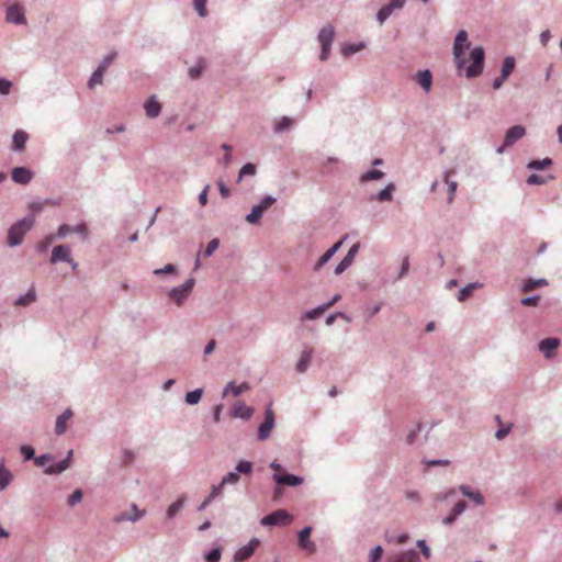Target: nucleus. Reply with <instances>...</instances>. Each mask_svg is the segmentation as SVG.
<instances>
[{"mask_svg":"<svg viewBox=\"0 0 562 562\" xmlns=\"http://www.w3.org/2000/svg\"><path fill=\"white\" fill-rule=\"evenodd\" d=\"M394 191V184L393 183H390L389 186H386V188H384L383 190H381L378 194V199L380 201H390L392 200V192Z\"/></svg>","mask_w":562,"mask_h":562,"instance_id":"79ce46f5","label":"nucleus"},{"mask_svg":"<svg viewBox=\"0 0 562 562\" xmlns=\"http://www.w3.org/2000/svg\"><path fill=\"white\" fill-rule=\"evenodd\" d=\"M21 453L24 456L25 460H31L34 458L35 451L31 446H22Z\"/></svg>","mask_w":562,"mask_h":562,"instance_id":"bf43d9fd","label":"nucleus"},{"mask_svg":"<svg viewBox=\"0 0 562 562\" xmlns=\"http://www.w3.org/2000/svg\"><path fill=\"white\" fill-rule=\"evenodd\" d=\"M115 58V54H110L109 56H106L102 63L99 65V69L102 70L103 72H105V70L108 69V67L112 64L113 59Z\"/></svg>","mask_w":562,"mask_h":562,"instance_id":"052dcab7","label":"nucleus"},{"mask_svg":"<svg viewBox=\"0 0 562 562\" xmlns=\"http://www.w3.org/2000/svg\"><path fill=\"white\" fill-rule=\"evenodd\" d=\"M184 501H186V497L182 496L180 497L178 501H176L175 503H172L168 509H167V516L169 518L173 517L177 513H179L182 507H183V504H184Z\"/></svg>","mask_w":562,"mask_h":562,"instance_id":"72a5a7b5","label":"nucleus"},{"mask_svg":"<svg viewBox=\"0 0 562 562\" xmlns=\"http://www.w3.org/2000/svg\"><path fill=\"white\" fill-rule=\"evenodd\" d=\"M465 506H467L465 502L460 501L454 505L451 513L458 517L459 515H461L464 512Z\"/></svg>","mask_w":562,"mask_h":562,"instance_id":"69168bd1","label":"nucleus"},{"mask_svg":"<svg viewBox=\"0 0 562 562\" xmlns=\"http://www.w3.org/2000/svg\"><path fill=\"white\" fill-rule=\"evenodd\" d=\"M445 180L446 182L448 183L449 186V196H448V202L451 203L452 200H453V196H454V193H456V190H457V182L454 181H450L449 180V173L447 172L446 176H445Z\"/></svg>","mask_w":562,"mask_h":562,"instance_id":"603ef678","label":"nucleus"},{"mask_svg":"<svg viewBox=\"0 0 562 562\" xmlns=\"http://www.w3.org/2000/svg\"><path fill=\"white\" fill-rule=\"evenodd\" d=\"M252 414H254V408L245 405L241 402L236 403L232 411L233 417H239L243 419H249L252 416Z\"/></svg>","mask_w":562,"mask_h":562,"instance_id":"a211bd4d","label":"nucleus"},{"mask_svg":"<svg viewBox=\"0 0 562 562\" xmlns=\"http://www.w3.org/2000/svg\"><path fill=\"white\" fill-rule=\"evenodd\" d=\"M359 250V244H355L345 256V258L338 263L335 269L336 274L342 273L353 262L355 256Z\"/></svg>","mask_w":562,"mask_h":562,"instance_id":"2eb2a0df","label":"nucleus"},{"mask_svg":"<svg viewBox=\"0 0 562 562\" xmlns=\"http://www.w3.org/2000/svg\"><path fill=\"white\" fill-rule=\"evenodd\" d=\"M218 245H220L218 239H216V238L212 239L206 246L204 256L210 257L211 255H213V252L218 248Z\"/></svg>","mask_w":562,"mask_h":562,"instance_id":"5fc2aeb1","label":"nucleus"},{"mask_svg":"<svg viewBox=\"0 0 562 562\" xmlns=\"http://www.w3.org/2000/svg\"><path fill=\"white\" fill-rule=\"evenodd\" d=\"M461 493L471 498L476 505H483L484 504V497L480 492H473L470 486L468 485H461L460 486Z\"/></svg>","mask_w":562,"mask_h":562,"instance_id":"a878e982","label":"nucleus"},{"mask_svg":"<svg viewBox=\"0 0 562 562\" xmlns=\"http://www.w3.org/2000/svg\"><path fill=\"white\" fill-rule=\"evenodd\" d=\"M70 233H72V227L68 224H63L58 227L57 237L63 238Z\"/></svg>","mask_w":562,"mask_h":562,"instance_id":"e2e57ef3","label":"nucleus"},{"mask_svg":"<svg viewBox=\"0 0 562 562\" xmlns=\"http://www.w3.org/2000/svg\"><path fill=\"white\" fill-rule=\"evenodd\" d=\"M342 241H338L335 245H333L317 261L315 265V270L321 269L326 262L330 260V258L339 250L341 247Z\"/></svg>","mask_w":562,"mask_h":562,"instance_id":"412c9836","label":"nucleus"},{"mask_svg":"<svg viewBox=\"0 0 562 562\" xmlns=\"http://www.w3.org/2000/svg\"><path fill=\"white\" fill-rule=\"evenodd\" d=\"M202 397V390L196 389L186 394V402L190 405L198 404Z\"/></svg>","mask_w":562,"mask_h":562,"instance_id":"e433bc0d","label":"nucleus"},{"mask_svg":"<svg viewBox=\"0 0 562 562\" xmlns=\"http://www.w3.org/2000/svg\"><path fill=\"white\" fill-rule=\"evenodd\" d=\"M382 548L380 546L375 547L372 551H371V554H370V560L369 562H378L381 557H382Z\"/></svg>","mask_w":562,"mask_h":562,"instance_id":"680f3d73","label":"nucleus"},{"mask_svg":"<svg viewBox=\"0 0 562 562\" xmlns=\"http://www.w3.org/2000/svg\"><path fill=\"white\" fill-rule=\"evenodd\" d=\"M273 426H274V416H273L272 411L270 408H268L266 412L265 420L262 422V424L260 425V427L258 429V438L260 440H265V439L269 438Z\"/></svg>","mask_w":562,"mask_h":562,"instance_id":"1a4fd4ad","label":"nucleus"},{"mask_svg":"<svg viewBox=\"0 0 562 562\" xmlns=\"http://www.w3.org/2000/svg\"><path fill=\"white\" fill-rule=\"evenodd\" d=\"M392 12L393 11L391 10L390 7H382L376 14V19L380 22V24L384 23V21L392 14Z\"/></svg>","mask_w":562,"mask_h":562,"instance_id":"09e8293b","label":"nucleus"},{"mask_svg":"<svg viewBox=\"0 0 562 562\" xmlns=\"http://www.w3.org/2000/svg\"><path fill=\"white\" fill-rule=\"evenodd\" d=\"M394 562H419L416 551L409 550L397 555Z\"/></svg>","mask_w":562,"mask_h":562,"instance_id":"c85d7f7f","label":"nucleus"},{"mask_svg":"<svg viewBox=\"0 0 562 562\" xmlns=\"http://www.w3.org/2000/svg\"><path fill=\"white\" fill-rule=\"evenodd\" d=\"M57 261L72 263V259L70 257V248L68 246L59 245L54 247L50 257V262L56 263Z\"/></svg>","mask_w":562,"mask_h":562,"instance_id":"9b49d317","label":"nucleus"},{"mask_svg":"<svg viewBox=\"0 0 562 562\" xmlns=\"http://www.w3.org/2000/svg\"><path fill=\"white\" fill-rule=\"evenodd\" d=\"M525 134L526 130L521 125H515L510 127L505 135L504 145L499 147L497 151L502 153L505 147L514 145L518 139L524 137Z\"/></svg>","mask_w":562,"mask_h":562,"instance_id":"0eeeda50","label":"nucleus"},{"mask_svg":"<svg viewBox=\"0 0 562 562\" xmlns=\"http://www.w3.org/2000/svg\"><path fill=\"white\" fill-rule=\"evenodd\" d=\"M204 68H205V60L201 58V59L198 60L196 65L192 66L189 69L190 78L191 79L200 78V76L202 75Z\"/></svg>","mask_w":562,"mask_h":562,"instance_id":"c756f323","label":"nucleus"},{"mask_svg":"<svg viewBox=\"0 0 562 562\" xmlns=\"http://www.w3.org/2000/svg\"><path fill=\"white\" fill-rule=\"evenodd\" d=\"M206 2L207 0H193L194 9L196 10L198 14L202 18L207 15Z\"/></svg>","mask_w":562,"mask_h":562,"instance_id":"c03bdc74","label":"nucleus"},{"mask_svg":"<svg viewBox=\"0 0 562 562\" xmlns=\"http://www.w3.org/2000/svg\"><path fill=\"white\" fill-rule=\"evenodd\" d=\"M146 115L150 119L159 115L161 111L160 103L156 100L155 97H150L145 103Z\"/></svg>","mask_w":562,"mask_h":562,"instance_id":"aec40b11","label":"nucleus"},{"mask_svg":"<svg viewBox=\"0 0 562 562\" xmlns=\"http://www.w3.org/2000/svg\"><path fill=\"white\" fill-rule=\"evenodd\" d=\"M415 79L425 91L430 90L432 85V75L429 70L418 71L415 76Z\"/></svg>","mask_w":562,"mask_h":562,"instance_id":"6ab92c4d","label":"nucleus"},{"mask_svg":"<svg viewBox=\"0 0 562 562\" xmlns=\"http://www.w3.org/2000/svg\"><path fill=\"white\" fill-rule=\"evenodd\" d=\"M7 21L15 24L25 22L24 11L21 5L12 4L7 10Z\"/></svg>","mask_w":562,"mask_h":562,"instance_id":"4468645a","label":"nucleus"},{"mask_svg":"<svg viewBox=\"0 0 562 562\" xmlns=\"http://www.w3.org/2000/svg\"><path fill=\"white\" fill-rule=\"evenodd\" d=\"M383 177V172L380 171V170H370L366 173H363L361 176V181L362 182H368V181H371V180H378V179H381Z\"/></svg>","mask_w":562,"mask_h":562,"instance_id":"37998d69","label":"nucleus"},{"mask_svg":"<svg viewBox=\"0 0 562 562\" xmlns=\"http://www.w3.org/2000/svg\"><path fill=\"white\" fill-rule=\"evenodd\" d=\"M311 533L312 527L303 528L299 532V546L308 553H314L316 551V546L313 541L310 540Z\"/></svg>","mask_w":562,"mask_h":562,"instance_id":"9d476101","label":"nucleus"},{"mask_svg":"<svg viewBox=\"0 0 562 562\" xmlns=\"http://www.w3.org/2000/svg\"><path fill=\"white\" fill-rule=\"evenodd\" d=\"M540 296L525 297L521 300V304L526 306H537Z\"/></svg>","mask_w":562,"mask_h":562,"instance_id":"774afa93","label":"nucleus"},{"mask_svg":"<svg viewBox=\"0 0 562 562\" xmlns=\"http://www.w3.org/2000/svg\"><path fill=\"white\" fill-rule=\"evenodd\" d=\"M250 386L247 382H244L241 383L240 385H236L235 382H229L226 387L224 389V392H223V396H226L229 392L234 395V396H238L239 394H241L244 391H247L249 390Z\"/></svg>","mask_w":562,"mask_h":562,"instance_id":"5701e85b","label":"nucleus"},{"mask_svg":"<svg viewBox=\"0 0 562 562\" xmlns=\"http://www.w3.org/2000/svg\"><path fill=\"white\" fill-rule=\"evenodd\" d=\"M193 286H194V280L189 279L181 286L173 288L169 293V297L176 304L181 305V303L184 301V299L191 293Z\"/></svg>","mask_w":562,"mask_h":562,"instance_id":"39448f33","label":"nucleus"},{"mask_svg":"<svg viewBox=\"0 0 562 562\" xmlns=\"http://www.w3.org/2000/svg\"><path fill=\"white\" fill-rule=\"evenodd\" d=\"M237 472L243 474H250L252 471V464L249 461H240L236 467Z\"/></svg>","mask_w":562,"mask_h":562,"instance_id":"8fccbe9b","label":"nucleus"},{"mask_svg":"<svg viewBox=\"0 0 562 562\" xmlns=\"http://www.w3.org/2000/svg\"><path fill=\"white\" fill-rule=\"evenodd\" d=\"M482 285L480 283H470L468 284L467 286H464L460 292H459V295H458V300L460 302H463L465 301L472 293L475 289H479L481 288Z\"/></svg>","mask_w":562,"mask_h":562,"instance_id":"7c9ffc66","label":"nucleus"},{"mask_svg":"<svg viewBox=\"0 0 562 562\" xmlns=\"http://www.w3.org/2000/svg\"><path fill=\"white\" fill-rule=\"evenodd\" d=\"M362 48H364V44L363 43L347 45V46H345L342 48V54L345 56H350V55L361 50Z\"/></svg>","mask_w":562,"mask_h":562,"instance_id":"de8ad7c7","label":"nucleus"},{"mask_svg":"<svg viewBox=\"0 0 562 562\" xmlns=\"http://www.w3.org/2000/svg\"><path fill=\"white\" fill-rule=\"evenodd\" d=\"M552 165V159L551 158H544V159H541V160H531L527 167L529 169H533V170H542V169H546L548 167H550Z\"/></svg>","mask_w":562,"mask_h":562,"instance_id":"2f4dec72","label":"nucleus"},{"mask_svg":"<svg viewBox=\"0 0 562 562\" xmlns=\"http://www.w3.org/2000/svg\"><path fill=\"white\" fill-rule=\"evenodd\" d=\"M34 225V217L27 216L23 220L13 224L8 232V244L11 247L18 246L23 241L24 235L32 228Z\"/></svg>","mask_w":562,"mask_h":562,"instance_id":"f257e3e1","label":"nucleus"},{"mask_svg":"<svg viewBox=\"0 0 562 562\" xmlns=\"http://www.w3.org/2000/svg\"><path fill=\"white\" fill-rule=\"evenodd\" d=\"M470 58L471 65L467 68V77L473 78L481 75L484 64V49L475 47L471 50Z\"/></svg>","mask_w":562,"mask_h":562,"instance_id":"7ed1b4c3","label":"nucleus"},{"mask_svg":"<svg viewBox=\"0 0 562 562\" xmlns=\"http://www.w3.org/2000/svg\"><path fill=\"white\" fill-rule=\"evenodd\" d=\"M71 454H72V451L70 450L69 453H68V458L67 459L60 461L59 463H57L55 465L48 467L45 470V473H47V474H57V473H60V472L65 471L69 467V458L71 457Z\"/></svg>","mask_w":562,"mask_h":562,"instance_id":"bb28decb","label":"nucleus"},{"mask_svg":"<svg viewBox=\"0 0 562 562\" xmlns=\"http://www.w3.org/2000/svg\"><path fill=\"white\" fill-rule=\"evenodd\" d=\"M36 299L34 290H30L24 296H21L16 300L15 304L20 306L29 305L34 302Z\"/></svg>","mask_w":562,"mask_h":562,"instance_id":"58836bf2","label":"nucleus"},{"mask_svg":"<svg viewBox=\"0 0 562 562\" xmlns=\"http://www.w3.org/2000/svg\"><path fill=\"white\" fill-rule=\"evenodd\" d=\"M273 477L279 485L297 486L303 482L302 477L293 474H274Z\"/></svg>","mask_w":562,"mask_h":562,"instance_id":"f3484780","label":"nucleus"},{"mask_svg":"<svg viewBox=\"0 0 562 562\" xmlns=\"http://www.w3.org/2000/svg\"><path fill=\"white\" fill-rule=\"evenodd\" d=\"M313 348L311 347H305L304 350L302 351L301 353V357L296 363V371L299 373H304L307 368L310 367V363H311V360H312V357H313Z\"/></svg>","mask_w":562,"mask_h":562,"instance_id":"dca6fc26","label":"nucleus"},{"mask_svg":"<svg viewBox=\"0 0 562 562\" xmlns=\"http://www.w3.org/2000/svg\"><path fill=\"white\" fill-rule=\"evenodd\" d=\"M326 311H327V308H325V305L323 304L312 311L306 312L303 315V318L304 319H315V318L319 317L321 315H323Z\"/></svg>","mask_w":562,"mask_h":562,"instance_id":"ea45409f","label":"nucleus"},{"mask_svg":"<svg viewBox=\"0 0 562 562\" xmlns=\"http://www.w3.org/2000/svg\"><path fill=\"white\" fill-rule=\"evenodd\" d=\"M512 429V424H509L507 427L505 428H499L496 434H495V437L498 439V440H502L504 439L510 431Z\"/></svg>","mask_w":562,"mask_h":562,"instance_id":"338daca9","label":"nucleus"},{"mask_svg":"<svg viewBox=\"0 0 562 562\" xmlns=\"http://www.w3.org/2000/svg\"><path fill=\"white\" fill-rule=\"evenodd\" d=\"M469 45L468 33L464 30H461L457 34L453 45L454 60L459 69H462L467 64V60L463 58V50L464 48H468Z\"/></svg>","mask_w":562,"mask_h":562,"instance_id":"f03ea898","label":"nucleus"},{"mask_svg":"<svg viewBox=\"0 0 562 562\" xmlns=\"http://www.w3.org/2000/svg\"><path fill=\"white\" fill-rule=\"evenodd\" d=\"M72 233L81 235L85 240L88 238L89 235L88 227L83 223L72 227Z\"/></svg>","mask_w":562,"mask_h":562,"instance_id":"6e6d98bb","label":"nucleus"},{"mask_svg":"<svg viewBox=\"0 0 562 562\" xmlns=\"http://www.w3.org/2000/svg\"><path fill=\"white\" fill-rule=\"evenodd\" d=\"M258 546H259V540L256 538L251 539L248 544L241 547L240 549H238L236 551V553L234 555V560L236 562L246 561L254 554V552Z\"/></svg>","mask_w":562,"mask_h":562,"instance_id":"6e6552de","label":"nucleus"},{"mask_svg":"<svg viewBox=\"0 0 562 562\" xmlns=\"http://www.w3.org/2000/svg\"><path fill=\"white\" fill-rule=\"evenodd\" d=\"M274 202H276V199L268 195V196H265L257 206L260 207L261 211L266 212L270 206H272L274 204Z\"/></svg>","mask_w":562,"mask_h":562,"instance_id":"864d4df0","label":"nucleus"},{"mask_svg":"<svg viewBox=\"0 0 562 562\" xmlns=\"http://www.w3.org/2000/svg\"><path fill=\"white\" fill-rule=\"evenodd\" d=\"M82 499V492L80 490L74 491V493L68 498V504L74 506Z\"/></svg>","mask_w":562,"mask_h":562,"instance_id":"13d9d810","label":"nucleus"},{"mask_svg":"<svg viewBox=\"0 0 562 562\" xmlns=\"http://www.w3.org/2000/svg\"><path fill=\"white\" fill-rule=\"evenodd\" d=\"M560 346V340L554 337L544 338L539 342V350L544 355L546 358L550 359L553 357V351Z\"/></svg>","mask_w":562,"mask_h":562,"instance_id":"ddd939ff","label":"nucleus"},{"mask_svg":"<svg viewBox=\"0 0 562 562\" xmlns=\"http://www.w3.org/2000/svg\"><path fill=\"white\" fill-rule=\"evenodd\" d=\"M103 75H104V72L102 70H100L99 68H97V70L92 74V76L88 82L89 88L93 89L97 85H101Z\"/></svg>","mask_w":562,"mask_h":562,"instance_id":"a19ab883","label":"nucleus"},{"mask_svg":"<svg viewBox=\"0 0 562 562\" xmlns=\"http://www.w3.org/2000/svg\"><path fill=\"white\" fill-rule=\"evenodd\" d=\"M263 211L257 205L251 209V212L246 216V221L250 224H258L263 215Z\"/></svg>","mask_w":562,"mask_h":562,"instance_id":"473e14b6","label":"nucleus"},{"mask_svg":"<svg viewBox=\"0 0 562 562\" xmlns=\"http://www.w3.org/2000/svg\"><path fill=\"white\" fill-rule=\"evenodd\" d=\"M220 559H221V550L220 549H213L205 557V560L207 562H218Z\"/></svg>","mask_w":562,"mask_h":562,"instance_id":"4d7b16f0","label":"nucleus"},{"mask_svg":"<svg viewBox=\"0 0 562 562\" xmlns=\"http://www.w3.org/2000/svg\"><path fill=\"white\" fill-rule=\"evenodd\" d=\"M256 173V166L254 164H246L239 171L238 181L246 176H254Z\"/></svg>","mask_w":562,"mask_h":562,"instance_id":"a18cd8bd","label":"nucleus"},{"mask_svg":"<svg viewBox=\"0 0 562 562\" xmlns=\"http://www.w3.org/2000/svg\"><path fill=\"white\" fill-rule=\"evenodd\" d=\"M514 68H515V59H514V57L508 56L504 59L501 75L508 78L510 76V74L513 72Z\"/></svg>","mask_w":562,"mask_h":562,"instance_id":"f704fd0d","label":"nucleus"},{"mask_svg":"<svg viewBox=\"0 0 562 562\" xmlns=\"http://www.w3.org/2000/svg\"><path fill=\"white\" fill-rule=\"evenodd\" d=\"M334 40V27L331 25L324 26L318 34V41L322 46L321 59L325 60L328 57L330 45Z\"/></svg>","mask_w":562,"mask_h":562,"instance_id":"20e7f679","label":"nucleus"},{"mask_svg":"<svg viewBox=\"0 0 562 562\" xmlns=\"http://www.w3.org/2000/svg\"><path fill=\"white\" fill-rule=\"evenodd\" d=\"M293 124V120L289 116L281 117L274 125V131L282 132L290 128Z\"/></svg>","mask_w":562,"mask_h":562,"instance_id":"4c0bfd02","label":"nucleus"},{"mask_svg":"<svg viewBox=\"0 0 562 562\" xmlns=\"http://www.w3.org/2000/svg\"><path fill=\"white\" fill-rule=\"evenodd\" d=\"M53 241H54V236L53 235H47L46 237H44L43 240H41L36 245V249L40 252H44V251H46L48 249V247L52 245Z\"/></svg>","mask_w":562,"mask_h":562,"instance_id":"49530a36","label":"nucleus"},{"mask_svg":"<svg viewBox=\"0 0 562 562\" xmlns=\"http://www.w3.org/2000/svg\"><path fill=\"white\" fill-rule=\"evenodd\" d=\"M71 409H66L60 416H58L55 428L57 435H63L66 431L67 422L71 418Z\"/></svg>","mask_w":562,"mask_h":562,"instance_id":"4be33fe9","label":"nucleus"},{"mask_svg":"<svg viewBox=\"0 0 562 562\" xmlns=\"http://www.w3.org/2000/svg\"><path fill=\"white\" fill-rule=\"evenodd\" d=\"M27 138H29V135L24 131H21V130L15 131V133L13 134V137H12L13 149L14 150L23 149Z\"/></svg>","mask_w":562,"mask_h":562,"instance_id":"393cba45","label":"nucleus"},{"mask_svg":"<svg viewBox=\"0 0 562 562\" xmlns=\"http://www.w3.org/2000/svg\"><path fill=\"white\" fill-rule=\"evenodd\" d=\"M291 516L286 510L278 509L261 519V525L263 526H276V525H286L291 521Z\"/></svg>","mask_w":562,"mask_h":562,"instance_id":"423d86ee","label":"nucleus"},{"mask_svg":"<svg viewBox=\"0 0 562 562\" xmlns=\"http://www.w3.org/2000/svg\"><path fill=\"white\" fill-rule=\"evenodd\" d=\"M553 179V176H539V175H530L527 179V183L530 184V186H536V184H544L547 183L548 180H552Z\"/></svg>","mask_w":562,"mask_h":562,"instance_id":"c9c22d12","label":"nucleus"},{"mask_svg":"<svg viewBox=\"0 0 562 562\" xmlns=\"http://www.w3.org/2000/svg\"><path fill=\"white\" fill-rule=\"evenodd\" d=\"M33 176V172L24 167H15L11 172L12 180L19 184H27Z\"/></svg>","mask_w":562,"mask_h":562,"instance_id":"f8f14e48","label":"nucleus"},{"mask_svg":"<svg viewBox=\"0 0 562 562\" xmlns=\"http://www.w3.org/2000/svg\"><path fill=\"white\" fill-rule=\"evenodd\" d=\"M548 285V281L546 279H529L525 282L524 286H522V291L524 292H530V291H533L535 289L537 288H540V286H546Z\"/></svg>","mask_w":562,"mask_h":562,"instance_id":"cd10ccee","label":"nucleus"},{"mask_svg":"<svg viewBox=\"0 0 562 562\" xmlns=\"http://www.w3.org/2000/svg\"><path fill=\"white\" fill-rule=\"evenodd\" d=\"M12 480V472L3 463H0V490H5Z\"/></svg>","mask_w":562,"mask_h":562,"instance_id":"b1692460","label":"nucleus"},{"mask_svg":"<svg viewBox=\"0 0 562 562\" xmlns=\"http://www.w3.org/2000/svg\"><path fill=\"white\" fill-rule=\"evenodd\" d=\"M12 83L3 78H0V93L1 94H8L10 92Z\"/></svg>","mask_w":562,"mask_h":562,"instance_id":"0e129e2a","label":"nucleus"},{"mask_svg":"<svg viewBox=\"0 0 562 562\" xmlns=\"http://www.w3.org/2000/svg\"><path fill=\"white\" fill-rule=\"evenodd\" d=\"M239 481V475L235 472H229L222 479V485L236 484Z\"/></svg>","mask_w":562,"mask_h":562,"instance_id":"3c124183","label":"nucleus"}]
</instances>
